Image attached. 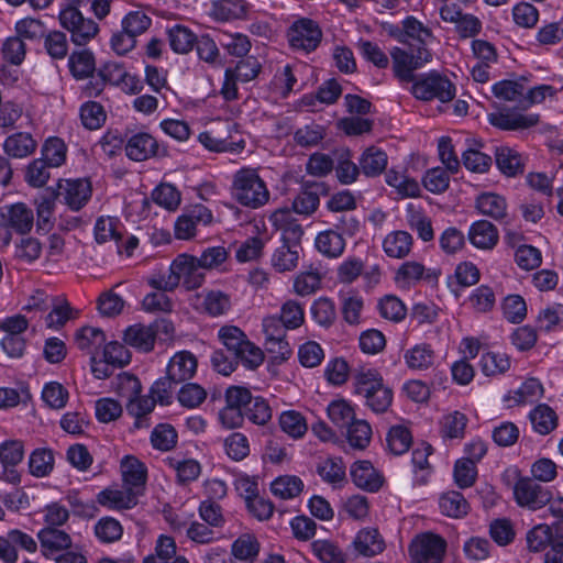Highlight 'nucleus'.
Instances as JSON below:
<instances>
[{"mask_svg":"<svg viewBox=\"0 0 563 563\" xmlns=\"http://www.w3.org/2000/svg\"><path fill=\"white\" fill-rule=\"evenodd\" d=\"M232 195L242 206L252 209L264 206L269 199L264 180L252 168H243L235 173Z\"/></svg>","mask_w":563,"mask_h":563,"instance_id":"1","label":"nucleus"},{"mask_svg":"<svg viewBox=\"0 0 563 563\" xmlns=\"http://www.w3.org/2000/svg\"><path fill=\"white\" fill-rule=\"evenodd\" d=\"M219 339L245 367L254 369L263 363V351L250 342L245 333L238 327H222L219 330Z\"/></svg>","mask_w":563,"mask_h":563,"instance_id":"2","label":"nucleus"},{"mask_svg":"<svg viewBox=\"0 0 563 563\" xmlns=\"http://www.w3.org/2000/svg\"><path fill=\"white\" fill-rule=\"evenodd\" d=\"M415 98L422 101L439 100L449 102L455 97L454 84L438 71H430L418 76L410 89Z\"/></svg>","mask_w":563,"mask_h":563,"instance_id":"3","label":"nucleus"},{"mask_svg":"<svg viewBox=\"0 0 563 563\" xmlns=\"http://www.w3.org/2000/svg\"><path fill=\"white\" fill-rule=\"evenodd\" d=\"M390 56L394 74L401 82H412L417 78L413 71L431 59V53L426 46H417L416 49L410 47V52L394 47Z\"/></svg>","mask_w":563,"mask_h":563,"instance_id":"4","label":"nucleus"},{"mask_svg":"<svg viewBox=\"0 0 563 563\" xmlns=\"http://www.w3.org/2000/svg\"><path fill=\"white\" fill-rule=\"evenodd\" d=\"M445 550L446 542L442 537L424 532L411 540L408 554L411 563H441Z\"/></svg>","mask_w":563,"mask_h":563,"instance_id":"5","label":"nucleus"},{"mask_svg":"<svg viewBox=\"0 0 563 563\" xmlns=\"http://www.w3.org/2000/svg\"><path fill=\"white\" fill-rule=\"evenodd\" d=\"M60 25L70 33L74 44L85 45L99 32L98 24L85 18L78 8L67 7L59 12Z\"/></svg>","mask_w":563,"mask_h":563,"instance_id":"6","label":"nucleus"},{"mask_svg":"<svg viewBox=\"0 0 563 563\" xmlns=\"http://www.w3.org/2000/svg\"><path fill=\"white\" fill-rule=\"evenodd\" d=\"M287 37L294 49L310 53L319 46L322 31L316 21L302 18L292 23L287 32Z\"/></svg>","mask_w":563,"mask_h":563,"instance_id":"7","label":"nucleus"},{"mask_svg":"<svg viewBox=\"0 0 563 563\" xmlns=\"http://www.w3.org/2000/svg\"><path fill=\"white\" fill-rule=\"evenodd\" d=\"M197 371V358L189 351L177 352L168 362L166 378L169 384L183 385L181 387H201L199 384L189 383Z\"/></svg>","mask_w":563,"mask_h":563,"instance_id":"8","label":"nucleus"},{"mask_svg":"<svg viewBox=\"0 0 563 563\" xmlns=\"http://www.w3.org/2000/svg\"><path fill=\"white\" fill-rule=\"evenodd\" d=\"M175 389H148L147 394H142L143 389H135L128 402V411L135 417H142L150 413L155 402L162 406L172 404Z\"/></svg>","mask_w":563,"mask_h":563,"instance_id":"9","label":"nucleus"},{"mask_svg":"<svg viewBox=\"0 0 563 563\" xmlns=\"http://www.w3.org/2000/svg\"><path fill=\"white\" fill-rule=\"evenodd\" d=\"M34 224L33 210L23 202L4 206L0 212V227L12 229L19 234L29 233Z\"/></svg>","mask_w":563,"mask_h":563,"instance_id":"10","label":"nucleus"},{"mask_svg":"<svg viewBox=\"0 0 563 563\" xmlns=\"http://www.w3.org/2000/svg\"><path fill=\"white\" fill-rule=\"evenodd\" d=\"M250 398V389H227V406L220 411L219 419L228 429L238 428L243 422V404Z\"/></svg>","mask_w":563,"mask_h":563,"instance_id":"11","label":"nucleus"},{"mask_svg":"<svg viewBox=\"0 0 563 563\" xmlns=\"http://www.w3.org/2000/svg\"><path fill=\"white\" fill-rule=\"evenodd\" d=\"M352 482L360 489L375 493L384 484L383 474L367 460H357L350 466Z\"/></svg>","mask_w":563,"mask_h":563,"instance_id":"12","label":"nucleus"},{"mask_svg":"<svg viewBox=\"0 0 563 563\" xmlns=\"http://www.w3.org/2000/svg\"><path fill=\"white\" fill-rule=\"evenodd\" d=\"M139 497L136 490H132L125 485L122 487L115 485L98 493L97 501L109 510L120 511L133 508L137 504Z\"/></svg>","mask_w":563,"mask_h":563,"instance_id":"13","label":"nucleus"},{"mask_svg":"<svg viewBox=\"0 0 563 563\" xmlns=\"http://www.w3.org/2000/svg\"><path fill=\"white\" fill-rule=\"evenodd\" d=\"M174 269L178 277V283L183 280V285L187 290L200 287L205 282L203 267L199 265L196 256L183 254L173 261Z\"/></svg>","mask_w":563,"mask_h":563,"instance_id":"14","label":"nucleus"},{"mask_svg":"<svg viewBox=\"0 0 563 563\" xmlns=\"http://www.w3.org/2000/svg\"><path fill=\"white\" fill-rule=\"evenodd\" d=\"M514 495L519 506L532 510L541 508L549 500V493L527 477L518 479L514 487Z\"/></svg>","mask_w":563,"mask_h":563,"instance_id":"15","label":"nucleus"},{"mask_svg":"<svg viewBox=\"0 0 563 563\" xmlns=\"http://www.w3.org/2000/svg\"><path fill=\"white\" fill-rule=\"evenodd\" d=\"M37 539L43 555L48 559H55L62 551L70 549L73 544L68 533L51 527L41 529Z\"/></svg>","mask_w":563,"mask_h":563,"instance_id":"16","label":"nucleus"},{"mask_svg":"<svg viewBox=\"0 0 563 563\" xmlns=\"http://www.w3.org/2000/svg\"><path fill=\"white\" fill-rule=\"evenodd\" d=\"M261 543L255 534L242 533L231 544L230 563H256Z\"/></svg>","mask_w":563,"mask_h":563,"instance_id":"17","label":"nucleus"},{"mask_svg":"<svg viewBox=\"0 0 563 563\" xmlns=\"http://www.w3.org/2000/svg\"><path fill=\"white\" fill-rule=\"evenodd\" d=\"M123 485L136 490L140 496L144 492L147 470L144 463L132 455L124 456L120 464Z\"/></svg>","mask_w":563,"mask_h":563,"instance_id":"18","label":"nucleus"},{"mask_svg":"<svg viewBox=\"0 0 563 563\" xmlns=\"http://www.w3.org/2000/svg\"><path fill=\"white\" fill-rule=\"evenodd\" d=\"M269 221L276 228L282 231L283 244H297L302 234V227L297 222L294 213L288 209H280L275 211L271 217Z\"/></svg>","mask_w":563,"mask_h":563,"instance_id":"19","label":"nucleus"},{"mask_svg":"<svg viewBox=\"0 0 563 563\" xmlns=\"http://www.w3.org/2000/svg\"><path fill=\"white\" fill-rule=\"evenodd\" d=\"M58 196L71 210L78 211L89 200L91 187L89 181L84 179L66 180L59 185Z\"/></svg>","mask_w":563,"mask_h":563,"instance_id":"20","label":"nucleus"},{"mask_svg":"<svg viewBox=\"0 0 563 563\" xmlns=\"http://www.w3.org/2000/svg\"><path fill=\"white\" fill-rule=\"evenodd\" d=\"M355 553L364 558H373L385 550V541L374 528L361 529L352 542Z\"/></svg>","mask_w":563,"mask_h":563,"instance_id":"21","label":"nucleus"},{"mask_svg":"<svg viewBox=\"0 0 563 563\" xmlns=\"http://www.w3.org/2000/svg\"><path fill=\"white\" fill-rule=\"evenodd\" d=\"M488 121L493 126L506 131L529 129L539 123L540 117L536 113L522 114L511 112L490 113Z\"/></svg>","mask_w":563,"mask_h":563,"instance_id":"22","label":"nucleus"},{"mask_svg":"<svg viewBox=\"0 0 563 563\" xmlns=\"http://www.w3.org/2000/svg\"><path fill=\"white\" fill-rule=\"evenodd\" d=\"M126 156L135 162L145 161L152 156L159 155L157 141L148 133H136L132 135L125 145Z\"/></svg>","mask_w":563,"mask_h":563,"instance_id":"23","label":"nucleus"},{"mask_svg":"<svg viewBox=\"0 0 563 563\" xmlns=\"http://www.w3.org/2000/svg\"><path fill=\"white\" fill-rule=\"evenodd\" d=\"M321 479L333 489L342 488L346 484V467L341 457H325L317 464L316 468Z\"/></svg>","mask_w":563,"mask_h":563,"instance_id":"24","label":"nucleus"},{"mask_svg":"<svg viewBox=\"0 0 563 563\" xmlns=\"http://www.w3.org/2000/svg\"><path fill=\"white\" fill-rule=\"evenodd\" d=\"M155 340L156 331L153 325L133 324L126 328L123 334L124 343L141 352L152 351Z\"/></svg>","mask_w":563,"mask_h":563,"instance_id":"25","label":"nucleus"},{"mask_svg":"<svg viewBox=\"0 0 563 563\" xmlns=\"http://www.w3.org/2000/svg\"><path fill=\"white\" fill-rule=\"evenodd\" d=\"M471 243L482 250L493 249L499 239L497 228L487 220L474 222L468 231Z\"/></svg>","mask_w":563,"mask_h":563,"instance_id":"26","label":"nucleus"},{"mask_svg":"<svg viewBox=\"0 0 563 563\" xmlns=\"http://www.w3.org/2000/svg\"><path fill=\"white\" fill-rule=\"evenodd\" d=\"M495 162L499 170L509 177L522 174L525 170L521 154L509 146H497L495 148Z\"/></svg>","mask_w":563,"mask_h":563,"instance_id":"27","label":"nucleus"},{"mask_svg":"<svg viewBox=\"0 0 563 563\" xmlns=\"http://www.w3.org/2000/svg\"><path fill=\"white\" fill-rule=\"evenodd\" d=\"M387 163V154L376 146L367 147L358 159L361 172L366 177L379 176L386 169Z\"/></svg>","mask_w":563,"mask_h":563,"instance_id":"28","label":"nucleus"},{"mask_svg":"<svg viewBox=\"0 0 563 563\" xmlns=\"http://www.w3.org/2000/svg\"><path fill=\"white\" fill-rule=\"evenodd\" d=\"M317 250L325 257L338 258L345 249V240L342 233L330 229L320 232L314 241Z\"/></svg>","mask_w":563,"mask_h":563,"instance_id":"29","label":"nucleus"},{"mask_svg":"<svg viewBox=\"0 0 563 563\" xmlns=\"http://www.w3.org/2000/svg\"><path fill=\"white\" fill-rule=\"evenodd\" d=\"M303 488L302 479L296 475H280L271 483V493L282 500H290L298 497Z\"/></svg>","mask_w":563,"mask_h":563,"instance_id":"30","label":"nucleus"},{"mask_svg":"<svg viewBox=\"0 0 563 563\" xmlns=\"http://www.w3.org/2000/svg\"><path fill=\"white\" fill-rule=\"evenodd\" d=\"M343 430L344 437L351 448L365 450L369 445L373 430L366 420L355 418Z\"/></svg>","mask_w":563,"mask_h":563,"instance_id":"31","label":"nucleus"},{"mask_svg":"<svg viewBox=\"0 0 563 563\" xmlns=\"http://www.w3.org/2000/svg\"><path fill=\"white\" fill-rule=\"evenodd\" d=\"M467 418L460 411L443 415L439 420V434L443 442L463 438Z\"/></svg>","mask_w":563,"mask_h":563,"instance_id":"32","label":"nucleus"},{"mask_svg":"<svg viewBox=\"0 0 563 563\" xmlns=\"http://www.w3.org/2000/svg\"><path fill=\"white\" fill-rule=\"evenodd\" d=\"M68 67L77 80L89 78L96 71V62L89 49L75 51L68 58Z\"/></svg>","mask_w":563,"mask_h":563,"instance_id":"33","label":"nucleus"},{"mask_svg":"<svg viewBox=\"0 0 563 563\" xmlns=\"http://www.w3.org/2000/svg\"><path fill=\"white\" fill-rule=\"evenodd\" d=\"M37 146L36 141L30 133L18 132L4 141V152L14 158H23L31 155Z\"/></svg>","mask_w":563,"mask_h":563,"instance_id":"34","label":"nucleus"},{"mask_svg":"<svg viewBox=\"0 0 563 563\" xmlns=\"http://www.w3.org/2000/svg\"><path fill=\"white\" fill-rule=\"evenodd\" d=\"M412 247V236L406 231H394L387 234L383 249L387 256L393 258L406 257Z\"/></svg>","mask_w":563,"mask_h":563,"instance_id":"35","label":"nucleus"},{"mask_svg":"<svg viewBox=\"0 0 563 563\" xmlns=\"http://www.w3.org/2000/svg\"><path fill=\"white\" fill-rule=\"evenodd\" d=\"M107 341L104 332L99 328L82 327L75 333V344L81 351L93 355Z\"/></svg>","mask_w":563,"mask_h":563,"instance_id":"36","label":"nucleus"},{"mask_svg":"<svg viewBox=\"0 0 563 563\" xmlns=\"http://www.w3.org/2000/svg\"><path fill=\"white\" fill-rule=\"evenodd\" d=\"M200 308L212 317L225 313L231 306L230 297L220 290H209L197 295Z\"/></svg>","mask_w":563,"mask_h":563,"instance_id":"37","label":"nucleus"},{"mask_svg":"<svg viewBox=\"0 0 563 563\" xmlns=\"http://www.w3.org/2000/svg\"><path fill=\"white\" fill-rule=\"evenodd\" d=\"M121 224L115 218L101 217L95 224V239L98 243H104L113 240L117 244L118 252L121 253L122 232Z\"/></svg>","mask_w":563,"mask_h":563,"instance_id":"38","label":"nucleus"},{"mask_svg":"<svg viewBox=\"0 0 563 563\" xmlns=\"http://www.w3.org/2000/svg\"><path fill=\"white\" fill-rule=\"evenodd\" d=\"M560 522L550 527L548 525H537L527 533V544L529 550L540 552L545 547H553L554 539L556 538V527Z\"/></svg>","mask_w":563,"mask_h":563,"instance_id":"39","label":"nucleus"},{"mask_svg":"<svg viewBox=\"0 0 563 563\" xmlns=\"http://www.w3.org/2000/svg\"><path fill=\"white\" fill-rule=\"evenodd\" d=\"M263 329L266 336V343L278 345V353L283 356L289 354L288 343L284 340L286 327L283 324L280 317H267L263 320Z\"/></svg>","mask_w":563,"mask_h":563,"instance_id":"40","label":"nucleus"},{"mask_svg":"<svg viewBox=\"0 0 563 563\" xmlns=\"http://www.w3.org/2000/svg\"><path fill=\"white\" fill-rule=\"evenodd\" d=\"M532 428L539 434L552 432L558 424L556 413L547 405H539L529 413Z\"/></svg>","mask_w":563,"mask_h":563,"instance_id":"41","label":"nucleus"},{"mask_svg":"<svg viewBox=\"0 0 563 563\" xmlns=\"http://www.w3.org/2000/svg\"><path fill=\"white\" fill-rule=\"evenodd\" d=\"M170 48L177 54H187L197 42L196 34L187 26L177 24L167 32Z\"/></svg>","mask_w":563,"mask_h":563,"instance_id":"42","label":"nucleus"},{"mask_svg":"<svg viewBox=\"0 0 563 563\" xmlns=\"http://www.w3.org/2000/svg\"><path fill=\"white\" fill-rule=\"evenodd\" d=\"M441 514L451 518H462L468 512V504L457 492H448L439 499Z\"/></svg>","mask_w":563,"mask_h":563,"instance_id":"43","label":"nucleus"},{"mask_svg":"<svg viewBox=\"0 0 563 563\" xmlns=\"http://www.w3.org/2000/svg\"><path fill=\"white\" fill-rule=\"evenodd\" d=\"M476 207L481 213L495 220H500L506 216L507 203L505 198L493 192L481 195L476 200Z\"/></svg>","mask_w":563,"mask_h":563,"instance_id":"44","label":"nucleus"},{"mask_svg":"<svg viewBox=\"0 0 563 563\" xmlns=\"http://www.w3.org/2000/svg\"><path fill=\"white\" fill-rule=\"evenodd\" d=\"M327 415L330 421L343 430L356 417L354 408L344 399H335L327 407Z\"/></svg>","mask_w":563,"mask_h":563,"instance_id":"45","label":"nucleus"},{"mask_svg":"<svg viewBox=\"0 0 563 563\" xmlns=\"http://www.w3.org/2000/svg\"><path fill=\"white\" fill-rule=\"evenodd\" d=\"M199 142L211 152H239L244 148V141L232 142L216 131H206L199 134Z\"/></svg>","mask_w":563,"mask_h":563,"instance_id":"46","label":"nucleus"},{"mask_svg":"<svg viewBox=\"0 0 563 563\" xmlns=\"http://www.w3.org/2000/svg\"><path fill=\"white\" fill-rule=\"evenodd\" d=\"M310 547L312 553L322 563H344L345 561V556L342 550L330 540H314Z\"/></svg>","mask_w":563,"mask_h":563,"instance_id":"47","label":"nucleus"},{"mask_svg":"<svg viewBox=\"0 0 563 563\" xmlns=\"http://www.w3.org/2000/svg\"><path fill=\"white\" fill-rule=\"evenodd\" d=\"M168 464L175 471L178 481L183 483L195 481L201 473L199 462L194 459L170 457Z\"/></svg>","mask_w":563,"mask_h":563,"instance_id":"48","label":"nucleus"},{"mask_svg":"<svg viewBox=\"0 0 563 563\" xmlns=\"http://www.w3.org/2000/svg\"><path fill=\"white\" fill-rule=\"evenodd\" d=\"M177 438V432L172 424L159 423L151 433V443L154 449L165 452L176 445Z\"/></svg>","mask_w":563,"mask_h":563,"instance_id":"49","label":"nucleus"},{"mask_svg":"<svg viewBox=\"0 0 563 563\" xmlns=\"http://www.w3.org/2000/svg\"><path fill=\"white\" fill-rule=\"evenodd\" d=\"M244 415L256 424H265L272 417V410L265 399L252 397L243 404Z\"/></svg>","mask_w":563,"mask_h":563,"instance_id":"50","label":"nucleus"},{"mask_svg":"<svg viewBox=\"0 0 563 563\" xmlns=\"http://www.w3.org/2000/svg\"><path fill=\"white\" fill-rule=\"evenodd\" d=\"M282 430L294 439H299L307 432L306 419L295 410L284 411L279 417Z\"/></svg>","mask_w":563,"mask_h":563,"instance_id":"51","label":"nucleus"},{"mask_svg":"<svg viewBox=\"0 0 563 563\" xmlns=\"http://www.w3.org/2000/svg\"><path fill=\"white\" fill-rule=\"evenodd\" d=\"M386 440L390 452L402 454L409 450L412 437L406 426L396 424L389 429Z\"/></svg>","mask_w":563,"mask_h":563,"instance_id":"52","label":"nucleus"},{"mask_svg":"<svg viewBox=\"0 0 563 563\" xmlns=\"http://www.w3.org/2000/svg\"><path fill=\"white\" fill-rule=\"evenodd\" d=\"M29 467L31 474L36 477L48 475L54 467L53 452L48 449H36L30 456Z\"/></svg>","mask_w":563,"mask_h":563,"instance_id":"53","label":"nucleus"},{"mask_svg":"<svg viewBox=\"0 0 563 563\" xmlns=\"http://www.w3.org/2000/svg\"><path fill=\"white\" fill-rule=\"evenodd\" d=\"M405 360L410 368H428L433 364L434 352L430 345L419 344L406 352Z\"/></svg>","mask_w":563,"mask_h":563,"instance_id":"54","label":"nucleus"},{"mask_svg":"<svg viewBox=\"0 0 563 563\" xmlns=\"http://www.w3.org/2000/svg\"><path fill=\"white\" fill-rule=\"evenodd\" d=\"M493 93L496 98L504 101H519L526 93V86L516 80H500L493 86Z\"/></svg>","mask_w":563,"mask_h":563,"instance_id":"55","label":"nucleus"},{"mask_svg":"<svg viewBox=\"0 0 563 563\" xmlns=\"http://www.w3.org/2000/svg\"><path fill=\"white\" fill-rule=\"evenodd\" d=\"M214 16L221 21L242 19L246 14L244 0H220L213 7Z\"/></svg>","mask_w":563,"mask_h":563,"instance_id":"56","label":"nucleus"},{"mask_svg":"<svg viewBox=\"0 0 563 563\" xmlns=\"http://www.w3.org/2000/svg\"><path fill=\"white\" fill-rule=\"evenodd\" d=\"M66 145L59 137H49L43 145L42 158L48 163V166L59 167L66 159Z\"/></svg>","mask_w":563,"mask_h":563,"instance_id":"57","label":"nucleus"},{"mask_svg":"<svg viewBox=\"0 0 563 563\" xmlns=\"http://www.w3.org/2000/svg\"><path fill=\"white\" fill-rule=\"evenodd\" d=\"M510 367V360L505 353L487 352L481 357V368L486 376L503 374Z\"/></svg>","mask_w":563,"mask_h":563,"instance_id":"58","label":"nucleus"},{"mask_svg":"<svg viewBox=\"0 0 563 563\" xmlns=\"http://www.w3.org/2000/svg\"><path fill=\"white\" fill-rule=\"evenodd\" d=\"M453 476L460 488L471 487L477 477L476 464L465 457L459 459L454 465Z\"/></svg>","mask_w":563,"mask_h":563,"instance_id":"59","label":"nucleus"},{"mask_svg":"<svg viewBox=\"0 0 563 563\" xmlns=\"http://www.w3.org/2000/svg\"><path fill=\"white\" fill-rule=\"evenodd\" d=\"M121 523L111 517L101 518L95 526V534L99 541L110 543L122 537Z\"/></svg>","mask_w":563,"mask_h":563,"instance_id":"60","label":"nucleus"},{"mask_svg":"<svg viewBox=\"0 0 563 563\" xmlns=\"http://www.w3.org/2000/svg\"><path fill=\"white\" fill-rule=\"evenodd\" d=\"M298 262V252L291 245L283 244L272 256L273 267L280 273L289 272L296 268Z\"/></svg>","mask_w":563,"mask_h":563,"instance_id":"61","label":"nucleus"},{"mask_svg":"<svg viewBox=\"0 0 563 563\" xmlns=\"http://www.w3.org/2000/svg\"><path fill=\"white\" fill-rule=\"evenodd\" d=\"M449 170L441 167H435L427 170L422 178L424 188L432 194L444 192L450 185Z\"/></svg>","mask_w":563,"mask_h":563,"instance_id":"62","label":"nucleus"},{"mask_svg":"<svg viewBox=\"0 0 563 563\" xmlns=\"http://www.w3.org/2000/svg\"><path fill=\"white\" fill-rule=\"evenodd\" d=\"M324 137V129L319 124H308L299 128L294 133V141L300 147L318 145Z\"/></svg>","mask_w":563,"mask_h":563,"instance_id":"63","label":"nucleus"},{"mask_svg":"<svg viewBox=\"0 0 563 563\" xmlns=\"http://www.w3.org/2000/svg\"><path fill=\"white\" fill-rule=\"evenodd\" d=\"M44 48L54 59H63L68 53V41L64 32L51 31L44 38Z\"/></svg>","mask_w":563,"mask_h":563,"instance_id":"64","label":"nucleus"}]
</instances>
